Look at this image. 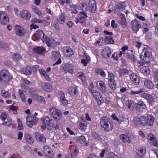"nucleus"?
Instances as JSON below:
<instances>
[{"instance_id":"nucleus-24","label":"nucleus","mask_w":158,"mask_h":158,"mask_svg":"<svg viewBox=\"0 0 158 158\" xmlns=\"http://www.w3.org/2000/svg\"><path fill=\"white\" fill-rule=\"evenodd\" d=\"M33 51L37 54L42 55L45 53L46 49L43 47L39 46L34 48Z\"/></svg>"},{"instance_id":"nucleus-14","label":"nucleus","mask_w":158,"mask_h":158,"mask_svg":"<svg viewBox=\"0 0 158 158\" xmlns=\"http://www.w3.org/2000/svg\"><path fill=\"white\" fill-rule=\"evenodd\" d=\"M35 137L36 140L40 142L45 143L46 142V139L41 133L36 132L35 133Z\"/></svg>"},{"instance_id":"nucleus-47","label":"nucleus","mask_w":158,"mask_h":158,"mask_svg":"<svg viewBox=\"0 0 158 158\" xmlns=\"http://www.w3.org/2000/svg\"><path fill=\"white\" fill-rule=\"evenodd\" d=\"M145 91L144 89L142 88L140 89L139 90L136 91H131L130 93V94L131 95L137 94H139Z\"/></svg>"},{"instance_id":"nucleus-4","label":"nucleus","mask_w":158,"mask_h":158,"mask_svg":"<svg viewBox=\"0 0 158 158\" xmlns=\"http://www.w3.org/2000/svg\"><path fill=\"white\" fill-rule=\"evenodd\" d=\"M36 34L38 35L39 38L41 39L43 42L47 43L48 46H51V44L48 42L49 39L48 38L44 33L43 31L40 30H38L36 31Z\"/></svg>"},{"instance_id":"nucleus-8","label":"nucleus","mask_w":158,"mask_h":158,"mask_svg":"<svg viewBox=\"0 0 158 158\" xmlns=\"http://www.w3.org/2000/svg\"><path fill=\"white\" fill-rule=\"evenodd\" d=\"M52 58L55 60H56L58 59L57 61L53 64L55 66L56 64H60L61 63V60L60 58L61 55L59 52L57 51H53L52 53Z\"/></svg>"},{"instance_id":"nucleus-50","label":"nucleus","mask_w":158,"mask_h":158,"mask_svg":"<svg viewBox=\"0 0 158 158\" xmlns=\"http://www.w3.org/2000/svg\"><path fill=\"white\" fill-rule=\"evenodd\" d=\"M117 6L120 10H123L125 9L126 6L125 3L124 2H120L118 3Z\"/></svg>"},{"instance_id":"nucleus-62","label":"nucleus","mask_w":158,"mask_h":158,"mask_svg":"<svg viewBox=\"0 0 158 158\" xmlns=\"http://www.w3.org/2000/svg\"><path fill=\"white\" fill-rule=\"evenodd\" d=\"M12 123L11 120L10 119H9L7 121L4 122L2 123V125L8 126H10L12 125Z\"/></svg>"},{"instance_id":"nucleus-1","label":"nucleus","mask_w":158,"mask_h":158,"mask_svg":"<svg viewBox=\"0 0 158 158\" xmlns=\"http://www.w3.org/2000/svg\"><path fill=\"white\" fill-rule=\"evenodd\" d=\"M13 78V77L8 71L6 69L0 71V83H7Z\"/></svg>"},{"instance_id":"nucleus-46","label":"nucleus","mask_w":158,"mask_h":158,"mask_svg":"<svg viewBox=\"0 0 158 158\" xmlns=\"http://www.w3.org/2000/svg\"><path fill=\"white\" fill-rule=\"evenodd\" d=\"M80 143L81 144L82 146L87 145L85 138L84 136H80Z\"/></svg>"},{"instance_id":"nucleus-51","label":"nucleus","mask_w":158,"mask_h":158,"mask_svg":"<svg viewBox=\"0 0 158 158\" xmlns=\"http://www.w3.org/2000/svg\"><path fill=\"white\" fill-rule=\"evenodd\" d=\"M13 59L15 61H19L21 59L22 57L19 54L14 53L13 56Z\"/></svg>"},{"instance_id":"nucleus-55","label":"nucleus","mask_w":158,"mask_h":158,"mask_svg":"<svg viewBox=\"0 0 158 158\" xmlns=\"http://www.w3.org/2000/svg\"><path fill=\"white\" fill-rule=\"evenodd\" d=\"M108 158H118V156L114 152H109L107 155Z\"/></svg>"},{"instance_id":"nucleus-36","label":"nucleus","mask_w":158,"mask_h":158,"mask_svg":"<svg viewBox=\"0 0 158 158\" xmlns=\"http://www.w3.org/2000/svg\"><path fill=\"white\" fill-rule=\"evenodd\" d=\"M126 105L127 108L131 110H133L134 107V104L132 100H128L126 102Z\"/></svg>"},{"instance_id":"nucleus-57","label":"nucleus","mask_w":158,"mask_h":158,"mask_svg":"<svg viewBox=\"0 0 158 158\" xmlns=\"http://www.w3.org/2000/svg\"><path fill=\"white\" fill-rule=\"evenodd\" d=\"M115 81L114 74L112 73H109L108 82H112Z\"/></svg>"},{"instance_id":"nucleus-49","label":"nucleus","mask_w":158,"mask_h":158,"mask_svg":"<svg viewBox=\"0 0 158 158\" xmlns=\"http://www.w3.org/2000/svg\"><path fill=\"white\" fill-rule=\"evenodd\" d=\"M111 117L114 120H115L119 122L125 121L126 120V118H123V119H119L115 114H113Z\"/></svg>"},{"instance_id":"nucleus-3","label":"nucleus","mask_w":158,"mask_h":158,"mask_svg":"<svg viewBox=\"0 0 158 158\" xmlns=\"http://www.w3.org/2000/svg\"><path fill=\"white\" fill-rule=\"evenodd\" d=\"M100 125L104 128L105 131H111L113 127V124L110 122L108 118L106 116L102 117L100 119Z\"/></svg>"},{"instance_id":"nucleus-22","label":"nucleus","mask_w":158,"mask_h":158,"mask_svg":"<svg viewBox=\"0 0 158 158\" xmlns=\"http://www.w3.org/2000/svg\"><path fill=\"white\" fill-rule=\"evenodd\" d=\"M64 52L65 56L68 57L71 56L73 55V52L71 49L68 47H64Z\"/></svg>"},{"instance_id":"nucleus-34","label":"nucleus","mask_w":158,"mask_h":158,"mask_svg":"<svg viewBox=\"0 0 158 158\" xmlns=\"http://www.w3.org/2000/svg\"><path fill=\"white\" fill-rule=\"evenodd\" d=\"M141 72L143 75H147L150 74V69L148 67L144 66L141 68Z\"/></svg>"},{"instance_id":"nucleus-12","label":"nucleus","mask_w":158,"mask_h":158,"mask_svg":"<svg viewBox=\"0 0 158 158\" xmlns=\"http://www.w3.org/2000/svg\"><path fill=\"white\" fill-rule=\"evenodd\" d=\"M44 121L46 122L47 124V128L48 130L51 131L52 130V127L54 122L52 119L50 118L48 116H46L44 118Z\"/></svg>"},{"instance_id":"nucleus-6","label":"nucleus","mask_w":158,"mask_h":158,"mask_svg":"<svg viewBox=\"0 0 158 158\" xmlns=\"http://www.w3.org/2000/svg\"><path fill=\"white\" fill-rule=\"evenodd\" d=\"M38 119V118L35 116H27L26 117L27 124L29 127L31 128L33 126L36 124Z\"/></svg>"},{"instance_id":"nucleus-21","label":"nucleus","mask_w":158,"mask_h":158,"mask_svg":"<svg viewBox=\"0 0 158 158\" xmlns=\"http://www.w3.org/2000/svg\"><path fill=\"white\" fill-rule=\"evenodd\" d=\"M118 15L120 19L118 20L119 23L122 25L123 27H126L127 24V21L125 16L121 13H119Z\"/></svg>"},{"instance_id":"nucleus-60","label":"nucleus","mask_w":158,"mask_h":158,"mask_svg":"<svg viewBox=\"0 0 158 158\" xmlns=\"http://www.w3.org/2000/svg\"><path fill=\"white\" fill-rule=\"evenodd\" d=\"M60 102L63 106H66L68 104V101L65 98L60 101Z\"/></svg>"},{"instance_id":"nucleus-56","label":"nucleus","mask_w":158,"mask_h":158,"mask_svg":"<svg viewBox=\"0 0 158 158\" xmlns=\"http://www.w3.org/2000/svg\"><path fill=\"white\" fill-rule=\"evenodd\" d=\"M65 94L63 92L61 91L60 93H59L58 94V97L60 99V101L63 99L65 98Z\"/></svg>"},{"instance_id":"nucleus-19","label":"nucleus","mask_w":158,"mask_h":158,"mask_svg":"<svg viewBox=\"0 0 158 158\" xmlns=\"http://www.w3.org/2000/svg\"><path fill=\"white\" fill-rule=\"evenodd\" d=\"M15 33L17 35L22 36L24 35L25 31L20 26L17 25L15 26Z\"/></svg>"},{"instance_id":"nucleus-35","label":"nucleus","mask_w":158,"mask_h":158,"mask_svg":"<svg viewBox=\"0 0 158 158\" xmlns=\"http://www.w3.org/2000/svg\"><path fill=\"white\" fill-rule=\"evenodd\" d=\"M21 71L24 74L28 75L31 73V69L30 67L27 66L25 68L22 69Z\"/></svg>"},{"instance_id":"nucleus-32","label":"nucleus","mask_w":158,"mask_h":158,"mask_svg":"<svg viewBox=\"0 0 158 158\" xmlns=\"http://www.w3.org/2000/svg\"><path fill=\"white\" fill-rule=\"evenodd\" d=\"M131 80L133 81L134 83L136 85H138L139 82V79L135 74L133 73L131 74L130 77Z\"/></svg>"},{"instance_id":"nucleus-15","label":"nucleus","mask_w":158,"mask_h":158,"mask_svg":"<svg viewBox=\"0 0 158 158\" xmlns=\"http://www.w3.org/2000/svg\"><path fill=\"white\" fill-rule=\"evenodd\" d=\"M88 6L91 12L95 13L97 9V5L95 0H90L88 3Z\"/></svg>"},{"instance_id":"nucleus-2","label":"nucleus","mask_w":158,"mask_h":158,"mask_svg":"<svg viewBox=\"0 0 158 158\" xmlns=\"http://www.w3.org/2000/svg\"><path fill=\"white\" fill-rule=\"evenodd\" d=\"M51 116L56 122L60 121L62 118L63 114L60 110L55 107L52 106L49 110Z\"/></svg>"},{"instance_id":"nucleus-64","label":"nucleus","mask_w":158,"mask_h":158,"mask_svg":"<svg viewBox=\"0 0 158 158\" xmlns=\"http://www.w3.org/2000/svg\"><path fill=\"white\" fill-rule=\"evenodd\" d=\"M1 94L2 96L4 98H6L8 96V92L7 91L4 90H2Z\"/></svg>"},{"instance_id":"nucleus-52","label":"nucleus","mask_w":158,"mask_h":158,"mask_svg":"<svg viewBox=\"0 0 158 158\" xmlns=\"http://www.w3.org/2000/svg\"><path fill=\"white\" fill-rule=\"evenodd\" d=\"M105 42L108 44H113L114 43V41L112 37L110 36H107L105 39Z\"/></svg>"},{"instance_id":"nucleus-53","label":"nucleus","mask_w":158,"mask_h":158,"mask_svg":"<svg viewBox=\"0 0 158 158\" xmlns=\"http://www.w3.org/2000/svg\"><path fill=\"white\" fill-rule=\"evenodd\" d=\"M108 84L110 87L111 89L114 90L115 89L116 86L115 81L108 82Z\"/></svg>"},{"instance_id":"nucleus-7","label":"nucleus","mask_w":158,"mask_h":158,"mask_svg":"<svg viewBox=\"0 0 158 158\" xmlns=\"http://www.w3.org/2000/svg\"><path fill=\"white\" fill-rule=\"evenodd\" d=\"M91 92L93 96L96 100L98 105H101L104 102L102 95L98 92L96 90H93Z\"/></svg>"},{"instance_id":"nucleus-20","label":"nucleus","mask_w":158,"mask_h":158,"mask_svg":"<svg viewBox=\"0 0 158 158\" xmlns=\"http://www.w3.org/2000/svg\"><path fill=\"white\" fill-rule=\"evenodd\" d=\"M147 106L142 101H139L137 103L136 109L139 111H142L143 110L146 109Z\"/></svg>"},{"instance_id":"nucleus-18","label":"nucleus","mask_w":158,"mask_h":158,"mask_svg":"<svg viewBox=\"0 0 158 158\" xmlns=\"http://www.w3.org/2000/svg\"><path fill=\"white\" fill-rule=\"evenodd\" d=\"M143 52L142 53L144 52V55L143 56V54H140V58L142 60L146 61L151 57V53L146 48L143 49Z\"/></svg>"},{"instance_id":"nucleus-61","label":"nucleus","mask_w":158,"mask_h":158,"mask_svg":"<svg viewBox=\"0 0 158 158\" xmlns=\"http://www.w3.org/2000/svg\"><path fill=\"white\" fill-rule=\"evenodd\" d=\"M70 8L71 9L72 12L75 14H77L78 13V11L77 10V6L76 5L74 6H72L70 7Z\"/></svg>"},{"instance_id":"nucleus-29","label":"nucleus","mask_w":158,"mask_h":158,"mask_svg":"<svg viewBox=\"0 0 158 158\" xmlns=\"http://www.w3.org/2000/svg\"><path fill=\"white\" fill-rule=\"evenodd\" d=\"M68 91L69 93L71 95L76 94L77 92H78L77 87L76 86L73 87L70 86L68 88Z\"/></svg>"},{"instance_id":"nucleus-37","label":"nucleus","mask_w":158,"mask_h":158,"mask_svg":"<svg viewBox=\"0 0 158 158\" xmlns=\"http://www.w3.org/2000/svg\"><path fill=\"white\" fill-rule=\"evenodd\" d=\"M65 15L61 13V14L59 15V18H57V20L60 23L63 24L65 23Z\"/></svg>"},{"instance_id":"nucleus-42","label":"nucleus","mask_w":158,"mask_h":158,"mask_svg":"<svg viewBox=\"0 0 158 158\" xmlns=\"http://www.w3.org/2000/svg\"><path fill=\"white\" fill-rule=\"evenodd\" d=\"M80 78L81 79L83 84L84 85L87 84V83L85 81L86 77L85 74L82 72H80Z\"/></svg>"},{"instance_id":"nucleus-13","label":"nucleus","mask_w":158,"mask_h":158,"mask_svg":"<svg viewBox=\"0 0 158 158\" xmlns=\"http://www.w3.org/2000/svg\"><path fill=\"white\" fill-rule=\"evenodd\" d=\"M148 140L149 143L155 146L157 145V141L154 135L152 133H149L148 135Z\"/></svg>"},{"instance_id":"nucleus-27","label":"nucleus","mask_w":158,"mask_h":158,"mask_svg":"<svg viewBox=\"0 0 158 158\" xmlns=\"http://www.w3.org/2000/svg\"><path fill=\"white\" fill-rule=\"evenodd\" d=\"M86 12L81 11L80 12V22L84 23L85 22L86 19L88 17Z\"/></svg>"},{"instance_id":"nucleus-11","label":"nucleus","mask_w":158,"mask_h":158,"mask_svg":"<svg viewBox=\"0 0 158 158\" xmlns=\"http://www.w3.org/2000/svg\"><path fill=\"white\" fill-rule=\"evenodd\" d=\"M131 23L132 30L135 32H137L141 27V24L137 19L132 21Z\"/></svg>"},{"instance_id":"nucleus-9","label":"nucleus","mask_w":158,"mask_h":158,"mask_svg":"<svg viewBox=\"0 0 158 158\" xmlns=\"http://www.w3.org/2000/svg\"><path fill=\"white\" fill-rule=\"evenodd\" d=\"M141 97L147 100L148 102L150 104L152 105L154 103V98L151 94L146 93H143L141 94Z\"/></svg>"},{"instance_id":"nucleus-59","label":"nucleus","mask_w":158,"mask_h":158,"mask_svg":"<svg viewBox=\"0 0 158 158\" xmlns=\"http://www.w3.org/2000/svg\"><path fill=\"white\" fill-rule=\"evenodd\" d=\"M0 46L2 50L6 49L8 47V46L7 44L3 43H1Z\"/></svg>"},{"instance_id":"nucleus-16","label":"nucleus","mask_w":158,"mask_h":158,"mask_svg":"<svg viewBox=\"0 0 158 158\" xmlns=\"http://www.w3.org/2000/svg\"><path fill=\"white\" fill-rule=\"evenodd\" d=\"M111 53L110 49L108 47H106L102 51V56L105 58H108L110 56Z\"/></svg>"},{"instance_id":"nucleus-10","label":"nucleus","mask_w":158,"mask_h":158,"mask_svg":"<svg viewBox=\"0 0 158 158\" xmlns=\"http://www.w3.org/2000/svg\"><path fill=\"white\" fill-rule=\"evenodd\" d=\"M44 152L47 156L48 158H52L54 154L53 151L48 146L45 145L43 147Z\"/></svg>"},{"instance_id":"nucleus-33","label":"nucleus","mask_w":158,"mask_h":158,"mask_svg":"<svg viewBox=\"0 0 158 158\" xmlns=\"http://www.w3.org/2000/svg\"><path fill=\"white\" fill-rule=\"evenodd\" d=\"M144 85L148 88L152 89L154 86V85L152 82L149 80H146L144 81Z\"/></svg>"},{"instance_id":"nucleus-39","label":"nucleus","mask_w":158,"mask_h":158,"mask_svg":"<svg viewBox=\"0 0 158 158\" xmlns=\"http://www.w3.org/2000/svg\"><path fill=\"white\" fill-rule=\"evenodd\" d=\"M82 10V11L87 12L88 10V6L86 3L84 2L81 3L80 6V10Z\"/></svg>"},{"instance_id":"nucleus-31","label":"nucleus","mask_w":158,"mask_h":158,"mask_svg":"<svg viewBox=\"0 0 158 158\" xmlns=\"http://www.w3.org/2000/svg\"><path fill=\"white\" fill-rule=\"evenodd\" d=\"M73 65L71 64H67L64 67V70L68 72H70L72 73L73 72Z\"/></svg>"},{"instance_id":"nucleus-25","label":"nucleus","mask_w":158,"mask_h":158,"mask_svg":"<svg viewBox=\"0 0 158 158\" xmlns=\"http://www.w3.org/2000/svg\"><path fill=\"white\" fill-rule=\"evenodd\" d=\"M147 118V125L149 126H153L155 118L152 115L148 114Z\"/></svg>"},{"instance_id":"nucleus-44","label":"nucleus","mask_w":158,"mask_h":158,"mask_svg":"<svg viewBox=\"0 0 158 158\" xmlns=\"http://www.w3.org/2000/svg\"><path fill=\"white\" fill-rule=\"evenodd\" d=\"M31 8L33 11L38 16H40L42 15V13L36 6H31Z\"/></svg>"},{"instance_id":"nucleus-43","label":"nucleus","mask_w":158,"mask_h":158,"mask_svg":"<svg viewBox=\"0 0 158 158\" xmlns=\"http://www.w3.org/2000/svg\"><path fill=\"white\" fill-rule=\"evenodd\" d=\"M25 138L27 141L29 143H32L33 142V140L31 136L28 134H26L25 135Z\"/></svg>"},{"instance_id":"nucleus-23","label":"nucleus","mask_w":158,"mask_h":158,"mask_svg":"<svg viewBox=\"0 0 158 158\" xmlns=\"http://www.w3.org/2000/svg\"><path fill=\"white\" fill-rule=\"evenodd\" d=\"M20 15L21 17L26 20H28L31 17L30 13L26 10H23L20 12Z\"/></svg>"},{"instance_id":"nucleus-48","label":"nucleus","mask_w":158,"mask_h":158,"mask_svg":"<svg viewBox=\"0 0 158 158\" xmlns=\"http://www.w3.org/2000/svg\"><path fill=\"white\" fill-rule=\"evenodd\" d=\"M146 152V149L145 148H141L137 153V154L140 157L143 156Z\"/></svg>"},{"instance_id":"nucleus-58","label":"nucleus","mask_w":158,"mask_h":158,"mask_svg":"<svg viewBox=\"0 0 158 158\" xmlns=\"http://www.w3.org/2000/svg\"><path fill=\"white\" fill-rule=\"evenodd\" d=\"M86 123H81L80 124V129L81 131H84L86 129Z\"/></svg>"},{"instance_id":"nucleus-30","label":"nucleus","mask_w":158,"mask_h":158,"mask_svg":"<svg viewBox=\"0 0 158 158\" xmlns=\"http://www.w3.org/2000/svg\"><path fill=\"white\" fill-rule=\"evenodd\" d=\"M42 86L43 89L46 91L50 92L52 90V87L49 83H43Z\"/></svg>"},{"instance_id":"nucleus-41","label":"nucleus","mask_w":158,"mask_h":158,"mask_svg":"<svg viewBox=\"0 0 158 158\" xmlns=\"http://www.w3.org/2000/svg\"><path fill=\"white\" fill-rule=\"evenodd\" d=\"M95 72L97 74L100 75L103 77H105L106 76V74L105 72L100 69H96L95 70Z\"/></svg>"},{"instance_id":"nucleus-40","label":"nucleus","mask_w":158,"mask_h":158,"mask_svg":"<svg viewBox=\"0 0 158 158\" xmlns=\"http://www.w3.org/2000/svg\"><path fill=\"white\" fill-rule=\"evenodd\" d=\"M95 72L97 74L100 75L103 77H105L106 76V74L105 72L100 69H96L95 70Z\"/></svg>"},{"instance_id":"nucleus-38","label":"nucleus","mask_w":158,"mask_h":158,"mask_svg":"<svg viewBox=\"0 0 158 158\" xmlns=\"http://www.w3.org/2000/svg\"><path fill=\"white\" fill-rule=\"evenodd\" d=\"M120 137L122 141L124 143L127 142L130 143L131 142V140L129 137L125 135H121L120 136Z\"/></svg>"},{"instance_id":"nucleus-28","label":"nucleus","mask_w":158,"mask_h":158,"mask_svg":"<svg viewBox=\"0 0 158 158\" xmlns=\"http://www.w3.org/2000/svg\"><path fill=\"white\" fill-rule=\"evenodd\" d=\"M138 124H139L143 126H145L147 125V118L144 116H142L137 118Z\"/></svg>"},{"instance_id":"nucleus-5","label":"nucleus","mask_w":158,"mask_h":158,"mask_svg":"<svg viewBox=\"0 0 158 158\" xmlns=\"http://www.w3.org/2000/svg\"><path fill=\"white\" fill-rule=\"evenodd\" d=\"M9 19L8 15L4 11L0 12V23L5 25L9 23Z\"/></svg>"},{"instance_id":"nucleus-45","label":"nucleus","mask_w":158,"mask_h":158,"mask_svg":"<svg viewBox=\"0 0 158 158\" xmlns=\"http://www.w3.org/2000/svg\"><path fill=\"white\" fill-rule=\"evenodd\" d=\"M18 93L22 100L24 102H26V100L25 94L23 93V90L21 89H19Z\"/></svg>"},{"instance_id":"nucleus-63","label":"nucleus","mask_w":158,"mask_h":158,"mask_svg":"<svg viewBox=\"0 0 158 158\" xmlns=\"http://www.w3.org/2000/svg\"><path fill=\"white\" fill-rule=\"evenodd\" d=\"M32 22H33L34 23H43V21L40 19H39L36 18H34L31 20Z\"/></svg>"},{"instance_id":"nucleus-26","label":"nucleus","mask_w":158,"mask_h":158,"mask_svg":"<svg viewBox=\"0 0 158 158\" xmlns=\"http://www.w3.org/2000/svg\"><path fill=\"white\" fill-rule=\"evenodd\" d=\"M90 58L89 56L86 54H85L83 58L81 60V63L85 66H86L87 64L90 62Z\"/></svg>"},{"instance_id":"nucleus-54","label":"nucleus","mask_w":158,"mask_h":158,"mask_svg":"<svg viewBox=\"0 0 158 158\" xmlns=\"http://www.w3.org/2000/svg\"><path fill=\"white\" fill-rule=\"evenodd\" d=\"M128 71L125 69H120L119 70V73L121 76L125 75L128 74Z\"/></svg>"},{"instance_id":"nucleus-17","label":"nucleus","mask_w":158,"mask_h":158,"mask_svg":"<svg viewBox=\"0 0 158 158\" xmlns=\"http://www.w3.org/2000/svg\"><path fill=\"white\" fill-rule=\"evenodd\" d=\"M97 87L102 92L105 93L106 91V88L105 83L102 81H98L96 83Z\"/></svg>"}]
</instances>
